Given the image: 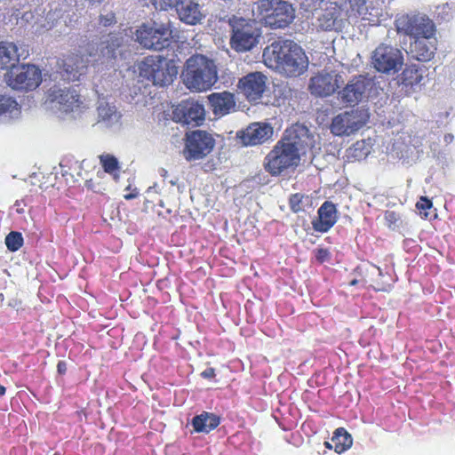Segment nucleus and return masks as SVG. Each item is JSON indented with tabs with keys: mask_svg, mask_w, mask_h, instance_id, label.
Masks as SVG:
<instances>
[{
	"mask_svg": "<svg viewBox=\"0 0 455 455\" xmlns=\"http://www.w3.org/2000/svg\"><path fill=\"white\" fill-rule=\"evenodd\" d=\"M307 127L294 124L286 129L282 139L264 159V169L272 176L280 175L284 170L297 166L300 152L305 153L309 139Z\"/></svg>",
	"mask_w": 455,
	"mask_h": 455,
	"instance_id": "nucleus-1",
	"label": "nucleus"
},
{
	"mask_svg": "<svg viewBox=\"0 0 455 455\" xmlns=\"http://www.w3.org/2000/svg\"><path fill=\"white\" fill-rule=\"evenodd\" d=\"M263 61L268 68L289 76L297 77L307 71L308 59L304 50L291 40H277L263 51Z\"/></svg>",
	"mask_w": 455,
	"mask_h": 455,
	"instance_id": "nucleus-2",
	"label": "nucleus"
},
{
	"mask_svg": "<svg viewBox=\"0 0 455 455\" xmlns=\"http://www.w3.org/2000/svg\"><path fill=\"white\" fill-rule=\"evenodd\" d=\"M218 79V68L213 60L196 53L186 60L182 80L190 92H207L214 86Z\"/></svg>",
	"mask_w": 455,
	"mask_h": 455,
	"instance_id": "nucleus-3",
	"label": "nucleus"
},
{
	"mask_svg": "<svg viewBox=\"0 0 455 455\" xmlns=\"http://www.w3.org/2000/svg\"><path fill=\"white\" fill-rule=\"evenodd\" d=\"M255 5L258 19L271 29L289 27L296 16L293 5L285 0H258Z\"/></svg>",
	"mask_w": 455,
	"mask_h": 455,
	"instance_id": "nucleus-4",
	"label": "nucleus"
},
{
	"mask_svg": "<svg viewBox=\"0 0 455 455\" xmlns=\"http://www.w3.org/2000/svg\"><path fill=\"white\" fill-rule=\"evenodd\" d=\"M228 24L231 28L230 47L236 52H246L253 49L262 35L261 28L252 19L232 16Z\"/></svg>",
	"mask_w": 455,
	"mask_h": 455,
	"instance_id": "nucleus-5",
	"label": "nucleus"
},
{
	"mask_svg": "<svg viewBox=\"0 0 455 455\" xmlns=\"http://www.w3.org/2000/svg\"><path fill=\"white\" fill-rule=\"evenodd\" d=\"M138 68L140 77L158 86L171 84L178 75L174 61L159 55L145 57Z\"/></svg>",
	"mask_w": 455,
	"mask_h": 455,
	"instance_id": "nucleus-6",
	"label": "nucleus"
},
{
	"mask_svg": "<svg viewBox=\"0 0 455 455\" xmlns=\"http://www.w3.org/2000/svg\"><path fill=\"white\" fill-rule=\"evenodd\" d=\"M122 44V38L117 34L110 33L100 43L86 42L80 45L79 53L84 56L85 63H104L116 58V52Z\"/></svg>",
	"mask_w": 455,
	"mask_h": 455,
	"instance_id": "nucleus-7",
	"label": "nucleus"
},
{
	"mask_svg": "<svg viewBox=\"0 0 455 455\" xmlns=\"http://www.w3.org/2000/svg\"><path fill=\"white\" fill-rule=\"evenodd\" d=\"M395 25L399 34L418 38H432L435 35V26L431 19L422 14H403L399 16Z\"/></svg>",
	"mask_w": 455,
	"mask_h": 455,
	"instance_id": "nucleus-8",
	"label": "nucleus"
},
{
	"mask_svg": "<svg viewBox=\"0 0 455 455\" xmlns=\"http://www.w3.org/2000/svg\"><path fill=\"white\" fill-rule=\"evenodd\" d=\"M135 35L137 41L144 48L161 51L170 45L172 31L169 24H162L159 27L142 24Z\"/></svg>",
	"mask_w": 455,
	"mask_h": 455,
	"instance_id": "nucleus-9",
	"label": "nucleus"
},
{
	"mask_svg": "<svg viewBox=\"0 0 455 455\" xmlns=\"http://www.w3.org/2000/svg\"><path fill=\"white\" fill-rule=\"evenodd\" d=\"M368 119L366 110L356 108L344 111L332 118L330 131L335 136H350L364 126Z\"/></svg>",
	"mask_w": 455,
	"mask_h": 455,
	"instance_id": "nucleus-10",
	"label": "nucleus"
},
{
	"mask_svg": "<svg viewBox=\"0 0 455 455\" xmlns=\"http://www.w3.org/2000/svg\"><path fill=\"white\" fill-rule=\"evenodd\" d=\"M371 63L374 69L382 74L397 73L403 65V55L395 47L380 44L372 52Z\"/></svg>",
	"mask_w": 455,
	"mask_h": 455,
	"instance_id": "nucleus-11",
	"label": "nucleus"
},
{
	"mask_svg": "<svg viewBox=\"0 0 455 455\" xmlns=\"http://www.w3.org/2000/svg\"><path fill=\"white\" fill-rule=\"evenodd\" d=\"M6 82L14 90L33 91L42 83L41 70L33 64L15 67L7 74Z\"/></svg>",
	"mask_w": 455,
	"mask_h": 455,
	"instance_id": "nucleus-12",
	"label": "nucleus"
},
{
	"mask_svg": "<svg viewBox=\"0 0 455 455\" xmlns=\"http://www.w3.org/2000/svg\"><path fill=\"white\" fill-rule=\"evenodd\" d=\"M215 147V140L206 131L196 130L186 134L184 156L188 161L207 156Z\"/></svg>",
	"mask_w": 455,
	"mask_h": 455,
	"instance_id": "nucleus-13",
	"label": "nucleus"
},
{
	"mask_svg": "<svg viewBox=\"0 0 455 455\" xmlns=\"http://www.w3.org/2000/svg\"><path fill=\"white\" fill-rule=\"evenodd\" d=\"M371 84V80L367 76H355L338 92V100L346 107H354L364 99Z\"/></svg>",
	"mask_w": 455,
	"mask_h": 455,
	"instance_id": "nucleus-14",
	"label": "nucleus"
},
{
	"mask_svg": "<svg viewBox=\"0 0 455 455\" xmlns=\"http://www.w3.org/2000/svg\"><path fill=\"white\" fill-rule=\"evenodd\" d=\"M172 119L182 124L199 126L205 119L204 107L195 100H184L174 107Z\"/></svg>",
	"mask_w": 455,
	"mask_h": 455,
	"instance_id": "nucleus-15",
	"label": "nucleus"
},
{
	"mask_svg": "<svg viewBox=\"0 0 455 455\" xmlns=\"http://www.w3.org/2000/svg\"><path fill=\"white\" fill-rule=\"evenodd\" d=\"M340 81L341 76L336 71L323 70L310 78L308 89L312 95L327 97L337 91Z\"/></svg>",
	"mask_w": 455,
	"mask_h": 455,
	"instance_id": "nucleus-16",
	"label": "nucleus"
},
{
	"mask_svg": "<svg viewBox=\"0 0 455 455\" xmlns=\"http://www.w3.org/2000/svg\"><path fill=\"white\" fill-rule=\"evenodd\" d=\"M267 81L261 72H251L239 79L237 87L249 101H256L262 97Z\"/></svg>",
	"mask_w": 455,
	"mask_h": 455,
	"instance_id": "nucleus-17",
	"label": "nucleus"
},
{
	"mask_svg": "<svg viewBox=\"0 0 455 455\" xmlns=\"http://www.w3.org/2000/svg\"><path fill=\"white\" fill-rule=\"evenodd\" d=\"M273 133V127L269 124L253 123L237 132V138L243 146H255L268 140Z\"/></svg>",
	"mask_w": 455,
	"mask_h": 455,
	"instance_id": "nucleus-18",
	"label": "nucleus"
},
{
	"mask_svg": "<svg viewBox=\"0 0 455 455\" xmlns=\"http://www.w3.org/2000/svg\"><path fill=\"white\" fill-rule=\"evenodd\" d=\"M347 20L342 6L337 3H330L318 18V26L322 30H341L344 20Z\"/></svg>",
	"mask_w": 455,
	"mask_h": 455,
	"instance_id": "nucleus-19",
	"label": "nucleus"
},
{
	"mask_svg": "<svg viewBox=\"0 0 455 455\" xmlns=\"http://www.w3.org/2000/svg\"><path fill=\"white\" fill-rule=\"evenodd\" d=\"M50 100L59 104L60 110L69 113L80 108L82 100L76 91L70 89H54L49 94Z\"/></svg>",
	"mask_w": 455,
	"mask_h": 455,
	"instance_id": "nucleus-20",
	"label": "nucleus"
},
{
	"mask_svg": "<svg viewBox=\"0 0 455 455\" xmlns=\"http://www.w3.org/2000/svg\"><path fill=\"white\" fill-rule=\"evenodd\" d=\"M318 217L312 221L314 230L321 233L329 231L337 222V208L336 205L325 201L317 211Z\"/></svg>",
	"mask_w": 455,
	"mask_h": 455,
	"instance_id": "nucleus-21",
	"label": "nucleus"
},
{
	"mask_svg": "<svg viewBox=\"0 0 455 455\" xmlns=\"http://www.w3.org/2000/svg\"><path fill=\"white\" fill-rule=\"evenodd\" d=\"M426 69L424 67L416 64H411L405 67L398 78L399 84L406 94L413 92L416 87L421 84Z\"/></svg>",
	"mask_w": 455,
	"mask_h": 455,
	"instance_id": "nucleus-22",
	"label": "nucleus"
},
{
	"mask_svg": "<svg viewBox=\"0 0 455 455\" xmlns=\"http://www.w3.org/2000/svg\"><path fill=\"white\" fill-rule=\"evenodd\" d=\"M436 51V38H418L410 44L409 53L419 61L431 60Z\"/></svg>",
	"mask_w": 455,
	"mask_h": 455,
	"instance_id": "nucleus-23",
	"label": "nucleus"
},
{
	"mask_svg": "<svg viewBox=\"0 0 455 455\" xmlns=\"http://www.w3.org/2000/svg\"><path fill=\"white\" fill-rule=\"evenodd\" d=\"M207 98L209 105L216 116H226L235 108V94L230 92H213Z\"/></svg>",
	"mask_w": 455,
	"mask_h": 455,
	"instance_id": "nucleus-24",
	"label": "nucleus"
},
{
	"mask_svg": "<svg viewBox=\"0 0 455 455\" xmlns=\"http://www.w3.org/2000/svg\"><path fill=\"white\" fill-rule=\"evenodd\" d=\"M61 62V73L67 76V79L72 81L79 80L82 71L87 68L84 56H81L79 52H72L64 56Z\"/></svg>",
	"mask_w": 455,
	"mask_h": 455,
	"instance_id": "nucleus-25",
	"label": "nucleus"
},
{
	"mask_svg": "<svg viewBox=\"0 0 455 455\" xmlns=\"http://www.w3.org/2000/svg\"><path fill=\"white\" fill-rule=\"evenodd\" d=\"M175 8L180 19L187 24L195 25L202 20L199 4L193 0H180Z\"/></svg>",
	"mask_w": 455,
	"mask_h": 455,
	"instance_id": "nucleus-26",
	"label": "nucleus"
},
{
	"mask_svg": "<svg viewBox=\"0 0 455 455\" xmlns=\"http://www.w3.org/2000/svg\"><path fill=\"white\" fill-rule=\"evenodd\" d=\"M21 54L18 46L12 42H0V68H14L20 61Z\"/></svg>",
	"mask_w": 455,
	"mask_h": 455,
	"instance_id": "nucleus-27",
	"label": "nucleus"
},
{
	"mask_svg": "<svg viewBox=\"0 0 455 455\" xmlns=\"http://www.w3.org/2000/svg\"><path fill=\"white\" fill-rule=\"evenodd\" d=\"M220 418L214 413L203 411L192 419V426L196 433H210L219 427Z\"/></svg>",
	"mask_w": 455,
	"mask_h": 455,
	"instance_id": "nucleus-28",
	"label": "nucleus"
},
{
	"mask_svg": "<svg viewBox=\"0 0 455 455\" xmlns=\"http://www.w3.org/2000/svg\"><path fill=\"white\" fill-rule=\"evenodd\" d=\"M350 9L346 11L347 19L360 18L362 20L368 21L369 24L375 22L374 15L369 11L366 0H348Z\"/></svg>",
	"mask_w": 455,
	"mask_h": 455,
	"instance_id": "nucleus-29",
	"label": "nucleus"
},
{
	"mask_svg": "<svg viewBox=\"0 0 455 455\" xmlns=\"http://www.w3.org/2000/svg\"><path fill=\"white\" fill-rule=\"evenodd\" d=\"M331 442L334 443V451L342 453L351 447L353 439L344 427H339L334 431Z\"/></svg>",
	"mask_w": 455,
	"mask_h": 455,
	"instance_id": "nucleus-30",
	"label": "nucleus"
},
{
	"mask_svg": "<svg viewBox=\"0 0 455 455\" xmlns=\"http://www.w3.org/2000/svg\"><path fill=\"white\" fill-rule=\"evenodd\" d=\"M100 163L106 173L115 178L118 177L120 164L116 156L110 154H102L99 156Z\"/></svg>",
	"mask_w": 455,
	"mask_h": 455,
	"instance_id": "nucleus-31",
	"label": "nucleus"
},
{
	"mask_svg": "<svg viewBox=\"0 0 455 455\" xmlns=\"http://www.w3.org/2000/svg\"><path fill=\"white\" fill-rule=\"evenodd\" d=\"M309 197L301 193L291 194L289 197V206L292 212L299 213L305 212L306 202Z\"/></svg>",
	"mask_w": 455,
	"mask_h": 455,
	"instance_id": "nucleus-32",
	"label": "nucleus"
},
{
	"mask_svg": "<svg viewBox=\"0 0 455 455\" xmlns=\"http://www.w3.org/2000/svg\"><path fill=\"white\" fill-rule=\"evenodd\" d=\"M24 240L21 233L12 231L5 236V245L10 251H17L23 245Z\"/></svg>",
	"mask_w": 455,
	"mask_h": 455,
	"instance_id": "nucleus-33",
	"label": "nucleus"
},
{
	"mask_svg": "<svg viewBox=\"0 0 455 455\" xmlns=\"http://www.w3.org/2000/svg\"><path fill=\"white\" fill-rule=\"evenodd\" d=\"M384 217L389 228L395 229L403 225L401 215L395 211H386Z\"/></svg>",
	"mask_w": 455,
	"mask_h": 455,
	"instance_id": "nucleus-34",
	"label": "nucleus"
},
{
	"mask_svg": "<svg viewBox=\"0 0 455 455\" xmlns=\"http://www.w3.org/2000/svg\"><path fill=\"white\" fill-rule=\"evenodd\" d=\"M416 208L419 212V215L422 219H428V210L433 208L432 201L427 196H420L419 200L416 204Z\"/></svg>",
	"mask_w": 455,
	"mask_h": 455,
	"instance_id": "nucleus-35",
	"label": "nucleus"
},
{
	"mask_svg": "<svg viewBox=\"0 0 455 455\" xmlns=\"http://www.w3.org/2000/svg\"><path fill=\"white\" fill-rule=\"evenodd\" d=\"M116 23V17L115 12H108L106 14L99 16V25L104 28L112 27Z\"/></svg>",
	"mask_w": 455,
	"mask_h": 455,
	"instance_id": "nucleus-36",
	"label": "nucleus"
},
{
	"mask_svg": "<svg viewBox=\"0 0 455 455\" xmlns=\"http://www.w3.org/2000/svg\"><path fill=\"white\" fill-rule=\"evenodd\" d=\"M156 8L167 10L177 5L180 0H151Z\"/></svg>",
	"mask_w": 455,
	"mask_h": 455,
	"instance_id": "nucleus-37",
	"label": "nucleus"
},
{
	"mask_svg": "<svg viewBox=\"0 0 455 455\" xmlns=\"http://www.w3.org/2000/svg\"><path fill=\"white\" fill-rule=\"evenodd\" d=\"M13 104H16L15 100L5 96H0V116L8 112Z\"/></svg>",
	"mask_w": 455,
	"mask_h": 455,
	"instance_id": "nucleus-38",
	"label": "nucleus"
},
{
	"mask_svg": "<svg viewBox=\"0 0 455 455\" xmlns=\"http://www.w3.org/2000/svg\"><path fill=\"white\" fill-rule=\"evenodd\" d=\"M315 259L318 262L323 263L330 259L331 253L328 249L325 248H318L315 251Z\"/></svg>",
	"mask_w": 455,
	"mask_h": 455,
	"instance_id": "nucleus-39",
	"label": "nucleus"
},
{
	"mask_svg": "<svg viewBox=\"0 0 455 455\" xmlns=\"http://www.w3.org/2000/svg\"><path fill=\"white\" fill-rule=\"evenodd\" d=\"M84 180V185L87 189L92 190L93 192H100V188L99 184H96L92 179H88L85 176H83L80 172L77 173Z\"/></svg>",
	"mask_w": 455,
	"mask_h": 455,
	"instance_id": "nucleus-40",
	"label": "nucleus"
},
{
	"mask_svg": "<svg viewBox=\"0 0 455 455\" xmlns=\"http://www.w3.org/2000/svg\"><path fill=\"white\" fill-rule=\"evenodd\" d=\"M99 115L103 120H110L112 116H116V113L110 108L102 107L99 108Z\"/></svg>",
	"mask_w": 455,
	"mask_h": 455,
	"instance_id": "nucleus-41",
	"label": "nucleus"
},
{
	"mask_svg": "<svg viewBox=\"0 0 455 455\" xmlns=\"http://www.w3.org/2000/svg\"><path fill=\"white\" fill-rule=\"evenodd\" d=\"M201 376L204 379H213L216 376L215 369L212 367L207 368L204 371H202Z\"/></svg>",
	"mask_w": 455,
	"mask_h": 455,
	"instance_id": "nucleus-42",
	"label": "nucleus"
},
{
	"mask_svg": "<svg viewBox=\"0 0 455 455\" xmlns=\"http://www.w3.org/2000/svg\"><path fill=\"white\" fill-rule=\"evenodd\" d=\"M67 363L65 361H59L57 363V371L60 375H64L67 372Z\"/></svg>",
	"mask_w": 455,
	"mask_h": 455,
	"instance_id": "nucleus-43",
	"label": "nucleus"
},
{
	"mask_svg": "<svg viewBox=\"0 0 455 455\" xmlns=\"http://www.w3.org/2000/svg\"><path fill=\"white\" fill-rule=\"evenodd\" d=\"M71 167H68L66 164H60V172L62 176L67 177L68 175H70L72 178H74V175L69 172Z\"/></svg>",
	"mask_w": 455,
	"mask_h": 455,
	"instance_id": "nucleus-44",
	"label": "nucleus"
},
{
	"mask_svg": "<svg viewBox=\"0 0 455 455\" xmlns=\"http://www.w3.org/2000/svg\"><path fill=\"white\" fill-rule=\"evenodd\" d=\"M83 166H84V163L79 164L78 162H76L74 166H73V169L75 171H76L78 169L80 170V169H83Z\"/></svg>",
	"mask_w": 455,
	"mask_h": 455,
	"instance_id": "nucleus-45",
	"label": "nucleus"
},
{
	"mask_svg": "<svg viewBox=\"0 0 455 455\" xmlns=\"http://www.w3.org/2000/svg\"><path fill=\"white\" fill-rule=\"evenodd\" d=\"M6 393V388L3 385L0 384V397L4 396Z\"/></svg>",
	"mask_w": 455,
	"mask_h": 455,
	"instance_id": "nucleus-46",
	"label": "nucleus"
},
{
	"mask_svg": "<svg viewBox=\"0 0 455 455\" xmlns=\"http://www.w3.org/2000/svg\"><path fill=\"white\" fill-rule=\"evenodd\" d=\"M134 197H135V196H134V195H132V194L124 195V198H125L126 200H131V199H132V198H134Z\"/></svg>",
	"mask_w": 455,
	"mask_h": 455,
	"instance_id": "nucleus-47",
	"label": "nucleus"
},
{
	"mask_svg": "<svg viewBox=\"0 0 455 455\" xmlns=\"http://www.w3.org/2000/svg\"><path fill=\"white\" fill-rule=\"evenodd\" d=\"M358 280L357 279H353L350 283H349V285L350 286H355L358 283Z\"/></svg>",
	"mask_w": 455,
	"mask_h": 455,
	"instance_id": "nucleus-48",
	"label": "nucleus"
},
{
	"mask_svg": "<svg viewBox=\"0 0 455 455\" xmlns=\"http://www.w3.org/2000/svg\"><path fill=\"white\" fill-rule=\"evenodd\" d=\"M324 444L327 448H331V445L330 444L329 442H325Z\"/></svg>",
	"mask_w": 455,
	"mask_h": 455,
	"instance_id": "nucleus-49",
	"label": "nucleus"
}]
</instances>
